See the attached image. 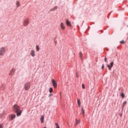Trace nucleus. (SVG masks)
I'll list each match as a JSON object with an SVG mask.
<instances>
[{"label": "nucleus", "mask_w": 128, "mask_h": 128, "mask_svg": "<svg viewBox=\"0 0 128 128\" xmlns=\"http://www.w3.org/2000/svg\"><path fill=\"white\" fill-rule=\"evenodd\" d=\"M14 70H11V71L10 72V74H14Z\"/></svg>", "instance_id": "nucleus-19"}, {"label": "nucleus", "mask_w": 128, "mask_h": 128, "mask_svg": "<svg viewBox=\"0 0 128 128\" xmlns=\"http://www.w3.org/2000/svg\"><path fill=\"white\" fill-rule=\"evenodd\" d=\"M24 88L25 90H28L30 88V82H27L26 84H24Z\"/></svg>", "instance_id": "nucleus-2"}, {"label": "nucleus", "mask_w": 128, "mask_h": 128, "mask_svg": "<svg viewBox=\"0 0 128 128\" xmlns=\"http://www.w3.org/2000/svg\"><path fill=\"white\" fill-rule=\"evenodd\" d=\"M120 44H124V40L120 41Z\"/></svg>", "instance_id": "nucleus-29"}, {"label": "nucleus", "mask_w": 128, "mask_h": 128, "mask_svg": "<svg viewBox=\"0 0 128 128\" xmlns=\"http://www.w3.org/2000/svg\"><path fill=\"white\" fill-rule=\"evenodd\" d=\"M80 56L81 58V59L82 60V52H80Z\"/></svg>", "instance_id": "nucleus-21"}, {"label": "nucleus", "mask_w": 128, "mask_h": 128, "mask_svg": "<svg viewBox=\"0 0 128 128\" xmlns=\"http://www.w3.org/2000/svg\"><path fill=\"white\" fill-rule=\"evenodd\" d=\"M0 128H4V126H2V124H0Z\"/></svg>", "instance_id": "nucleus-27"}, {"label": "nucleus", "mask_w": 128, "mask_h": 128, "mask_svg": "<svg viewBox=\"0 0 128 128\" xmlns=\"http://www.w3.org/2000/svg\"><path fill=\"white\" fill-rule=\"evenodd\" d=\"M16 116V114H12L10 115L9 118L11 120H14V118Z\"/></svg>", "instance_id": "nucleus-7"}, {"label": "nucleus", "mask_w": 128, "mask_h": 128, "mask_svg": "<svg viewBox=\"0 0 128 128\" xmlns=\"http://www.w3.org/2000/svg\"><path fill=\"white\" fill-rule=\"evenodd\" d=\"M82 88L83 89L85 88L84 84H82Z\"/></svg>", "instance_id": "nucleus-25"}, {"label": "nucleus", "mask_w": 128, "mask_h": 128, "mask_svg": "<svg viewBox=\"0 0 128 128\" xmlns=\"http://www.w3.org/2000/svg\"><path fill=\"white\" fill-rule=\"evenodd\" d=\"M13 110L15 112L17 116H20L22 114V110H20V108L18 104H14L13 106Z\"/></svg>", "instance_id": "nucleus-1"}, {"label": "nucleus", "mask_w": 128, "mask_h": 128, "mask_svg": "<svg viewBox=\"0 0 128 128\" xmlns=\"http://www.w3.org/2000/svg\"><path fill=\"white\" fill-rule=\"evenodd\" d=\"M66 24L68 26H72V23L68 20V19H66Z\"/></svg>", "instance_id": "nucleus-8"}, {"label": "nucleus", "mask_w": 128, "mask_h": 128, "mask_svg": "<svg viewBox=\"0 0 128 128\" xmlns=\"http://www.w3.org/2000/svg\"><path fill=\"white\" fill-rule=\"evenodd\" d=\"M104 62H108V59L106 58H104Z\"/></svg>", "instance_id": "nucleus-26"}, {"label": "nucleus", "mask_w": 128, "mask_h": 128, "mask_svg": "<svg viewBox=\"0 0 128 128\" xmlns=\"http://www.w3.org/2000/svg\"><path fill=\"white\" fill-rule=\"evenodd\" d=\"M6 52V48L4 47L0 48V56H4Z\"/></svg>", "instance_id": "nucleus-3"}, {"label": "nucleus", "mask_w": 128, "mask_h": 128, "mask_svg": "<svg viewBox=\"0 0 128 128\" xmlns=\"http://www.w3.org/2000/svg\"><path fill=\"white\" fill-rule=\"evenodd\" d=\"M120 116H122V114L120 115Z\"/></svg>", "instance_id": "nucleus-31"}, {"label": "nucleus", "mask_w": 128, "mask_h": 128, "mask_svg": "<svg viewBox=\"0 0 128 128\" xmlns=\"http://www.w3.org/2000/svg\"><path fill=\"white\" fill-rule=\"evenodd\" d=\"M4 112H3L0 114V118H4Z\"/></svg>", "instance_id": "nucleus-15"}, {"label": "nucleus", "mask_w": 128, "mask_h": 128, "mask_svg": "<svg viewBox=\"0 0 128 128\" xmlns=\"http://www.w3.org/2000/svg\"><path fill=\"white\" fill-rule=\"evenodd\" d=\"M36 50L37 52H39L40 51V46L38 45L36 46Z\"/></svg>", "instance_id": "nucleus-17"}, {"label": "nucleus", "mask_w": 128, "mask_h": 128, "mask_svg": "<svg viewBox=\"0 0 128 128\" xmlns=\"http://www.w3.org/2000/svg\"><path fill=\"white\" fill-rule=\"evenodd\" d=\"M78 106L80 108V99H78Z\"/></svg>", "instance_id": "nucleus-16"}, {"label": "nucleus", "mask_w": 128, "mask_h": 128, "mask_svg": "<svg viewBox=\"0 0 128 128\" xmlns=\"http://www.w3.org/2000/svg\"><path fill=\"white\" fill-rule=\"evenodd\" d=\"M55 124L56 126V128H60V126H58V123H56Z\"/></svg>", "instance_id": "nucleus-23"}, {"label": "nucleus", "mask_w": 128, "mask_h": 128, "mask_svg": "<svg viewBox=\"0 0 128 128\" xmlns=\"http://www.w3.org/2000/svg\"><path fill=\"white\" fill-rule=\"evenodd\" d=\"M58 10V6H54V8H51L50 10V12H54V10Z\"/></svg>", "instance_id": "nucleus-11"}, {"label": "nucleus", "mask_w": 128, "mask_h": 128, "mask_svg": "<svg viewBox=\"0 0 128 128\" xmlns=\"http://www.w3.org/2000/svg\"><path fill=\"white\" fill-rule=\"evenodd\" d=\"M76 78H78V74H76Z\"/></svg>", "instance_id": "nucleus-30"}, {"label": "nucleus", "mask_w": 128, "mask_h": 128, "mask_svg": "<svg viewBox=\"0 0 128 128\" xmlns=\"http://www.w3.org/2000/svg\"><path fill=\"white\" fill-rule=\"evenodd\" d=\"M60 28H61L62 30L66 29V26H64V24L63 22H62L60 24Z\"/></svg>", "instance_id": "nucleus-10"}, {"label": "nucleus", "mask_w": 128, "mask_h": 128, "mask_svg": "<svg viewBox=\"0 0 128 128\" xmlns=\"http://www.w3.org/2000/svg\"><path fill=\"white\" fill-rule=\"evenodd\" d=\"M52 88H50V89H49V92H50V94H52Z\"/></svg>", "instance_id": "nucleus-20"}, {"label": "nucleus", "mask_w": 128, "mask_h": 128, "mask_svg": "<svg viewBox=\"0 0 128 128\" xmlns=\"http://www.w3.org/2000/svg\"><path fill=\"white\" fill-rule=\"evenodd\" d=\"M16 4L17 8H18V6H20V1H16Z\"/></svg>", "instance_id": "nucleus-13"}, {"label": "nucleus", "mask_w": 128, "mask_h": 128, "mask_svg": "<svg viewBox=\"0 0 128 128\" xmlns=\"http://www.w3.org/2000/svg\"><path fill=\"white\" fill-rule=\"evenodd\" d=\"M44 116H41V118H40V122H41V124H44Z\"/></svg>", "instance_id": "nucleus-12"}, {"label": "nucleus", "mask_w": 128, "mask_h": 128, "mask_svg": "<svg viewBox=\"0 0 128 128\" xmlns=\"http://www.w3.org/2000/svg\"><path fill=\"white\" fill-rule=\"evenodd\" d=\"M102 70H104V64L102 65Z\"/></svg>", "instance_id": "nucleus-28"}, {"label": "nucleus", "mask_w": 128, "mask_h": 128, "mask_svg": "<svg viewBox=\"0 0 128 128\" xmlns=\"http://www.w3.org/2000/svg\"><path fill=\"white\" fill-rule=\"evenodd\" d=\"M121 96L122 97V98H124V93H122L121 94Z\"/></svg>", "instance_id": "nucleus-24"}, {"label": "nucleus", "mask_w": 128, "mask_h": 128, "mask_svg": "<svg viewBox=\"0 0 128 128\" xmlns=\"http://www.w3.org/2000/svg\"><path fill=\"white\" fill-rule=\"evenodd\" d=\"M30 24V19H25L23 22L24 26H26Z\"/></svg>", "instance_id": "nucleus-4"}, {"label": "nucleus", "mask_w": 128, "mask_h": 128, "mask_svg": "<svg viewBox=\"0 0 128 128\" xmlns=\"http://www.w3.org/2000/svg\"><path fill=\"white\" fill-rule=\"evenodd\" d=\"M126 101H125L123 102V104H122V108H124V106H126Z\"/></svg>", "instance_id": "nucleus-18"}, {"label": "nucleus", "mask_w": 128, "mask_h": 128, "mask_svg": "<svg viewBox=\"0 0 128 128\" xmlns=\"http://www.w3.org/2000/svg\"><path fill=\"white\" fill-rule=\"evenodd\" d=\"M107 66H108L109 70H112V66H114V62H112L110 63V64H108Z\"/></svg>", "instance_id": "nucleus-6"}, {"label": "nucleus", "mask_w": 128, "mask_h": 128, "mask_svg": "<svg viewBox=\"0 0 128 128\" xmlns=\"http://www.w3.org/2000/svg\"><path fill=\"white\" fill-rule=\"evenodd\" d=\"M82 114H83V116H84V108H82Z\"/></svg>", "instance_id": "nucleus-22"}, {"label": "nucleus", "mask_w": 128, "mask_h": 128, "mask_svg": "<svg viewBox=\"0 0 128 128\" xmlns=\"http://www.w3.org/2000/svg\"><path fill=\"white\" fill-rule=\"evenodd\" d=\"M52 82L54 88H56V86H58V83L56 82V80L54 79L52 80Z\"/></svg>", "instance_id": "nucleus-5"}, {"label": "nucleus", "mask_w": 128, "mask_h": 128, "mask_svg": "<svg viewBox=\"0 0 128 128\" xmlns=\"http://www.w3.org/2000/svg\"><path fill=\"white\" fill-rule=\"evenodd\" d=\"M34 52V50H32L30 52V56H32L33 58L36 56V54Z\"/></svg>", "instance_id": "nucleus-9"}, {"label": "nucleus", "mask_w": 128, "mask_h": 128, "mask_svg": "<svg viewBox=\"0 0 128 128\" xmlns=\"http://www.w3.org/2000/svg\"><path fill=\"white\" fill-rule=\"evenodd\" d=\"M80 121L78 120V119H76V123L75 124V126H78V124H80Z\"/></svg>", "instance_id": "nucleus-14"}]
</instances>
